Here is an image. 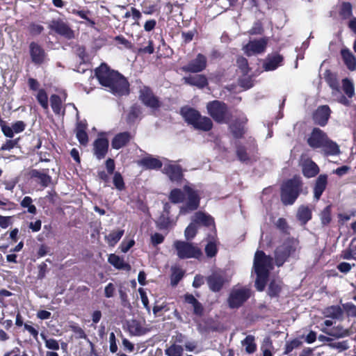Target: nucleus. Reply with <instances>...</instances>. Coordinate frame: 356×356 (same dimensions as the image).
Instances as JSON below:
<instances>
[{"instance_id":"1","label":"nucleus","mask_w":356,"mask_h":356,"mask_svg":"<svg viewBox=\"0 0 356 356\" xmlns=\"http://www.w3.org/2000/svg\"><path fill=\"white\" fill-rule=\"evenodd\" d=\"M162 171L173 183L179 184L183 181L185 182L183 191L179 188H174L171 190L168 195V199L172 203H184L180 207L179 215H186L197 209L200 202V192L184 179L181 168L176 163L168 161L164 163Z\"/></svg>"},{"instance_id":"2","label":"nucleus","mask_w":356,"mask_h":356,"mask_svg":"<svg viewBox=\"0 0 356 356\" xmlns=\"http://www.w3.org/2000/svg\"><path fill=\"white\" fill-rule=\"evenodd\" d=\"M95 75L99 83L115 95H124L129 92L127 79L118 72L111 70L103 63L95 70Z\"/></svg>"},{"instance_id":"3","label":"nucleus","mask_w":356,"mask_h":356,"mask_svg":"<svg viewBox=\"0 0 356 356\" xmlns=\"http://www.w3.org/2000/svg\"><path fill=\"white\" fill-rule=\"evenodd\" d=\"M253 268L257 274L256 288L262 291L266 286L269 272L273 268V259L258 250L254 255Z\"/></svg>"},{"instance_id":"4","label":"nucleus","mask_w":356,"mask_h":356,"mask_svg":"<svg viewBox=\"0 0 356 356\" xmlns=\"http://www.w3.org/2000/svg\"><path fill=\"white\" fill-rule=\"evenodd\" d=\"M181 114L185 121L191 124L195 129L207 131L212 128V121L210 118L202 116L200 113L190 107H184L181 110Z\"/></svg>"},{"instance_id":"5","label":"nucleus","mask_w":356,"mask_h":356,"mask_svg":"<svg viewBox=\"0 0 356 356\" xmlns=\"http://www.w3.org/2000/svg\"><path fill=\"white\" fill-rule=\"evenodd\" d=\"M300 177H295L286 181L282 186L281 200L284 204L291 205L294 203L301 191Z\"/></svg>"},{"instance_id":"6","label":"nucleus","mask_w":356,"mask_h":356,"mask_svg":"<svg viewBox=\"0 0 356 356\" xmlns=\"http://www.w3.org/2000/svg\"><path fill=\"white\" fill-rule=\"evenodd\" d=\"M298 245L296 240L289 239L280 245L275 252L277 266H282L289 257L293 255L297 250Z\"/></svg>"},{"instance_id":"7","label":"nucleus","mask_w":356,"mask_h":356,"mask_svg":"<svg viewBox=\"0 0 356 356\" xmlns=\"http://www.w3.org/2000/svg\"><path fill=\"white\" fill-rule=\"evenodd\" d=\"M173 247L177 251V255L180 259H197L202 255V252L197 247L185 241H175Z\"/></svg>"},{"instance_id":"8","label":"nucleus","mask_w":356,"mask_h":356,"mask_svg":"<svg viewBox=\"0 0 356 356\" xmlns=\"http://www.w3.org/2000/svg\"><path fill=\"white\" fill-rule=\"evenodd\" d=\"M251 296L250 289L247 287H234L229 293L227 302L232 309L240 307Z\"/></svg>"},{"instance_id":"9","label":"nucleus","mask_w":356,"mask_h":356,"mask_svg":"<svg viewBox=\"0 0 356 356\" xmlns=\"http://www.w3.org/2000/svg\"><path fill=\"white\" fill-rule=\"evenodd\" d=\"M208 113L212 118L220 123L225 122L227 108L225 103L220 101H213L207 104Z\"/></svg>"},{"instance_id":"10","label":"nucleus","mask_w":356,"mask_h":356,"mask_svg":"<svg viewBox=\"0 0 356 356\" xmlns=\"http://www.w3.org/2000/svg\"><path fill=\"white\" fill-rule=\"evenodd\" d=\"M268 40V38H266L250 40L243 47V49L248 56L262 54L266 50Z\"/></svg>"},{"instance_id":"11","label":"nucleus","mask_w":356,"mask_h":356,"mask_svg":"<svg viewBox=\"0 0 356 356\" xmlns=\"http://www.w3.org/2000/svg\"><path fill=\"white\" fill-rule=\"evenodd\" d=\"M207 63L206 56L202 54H198L195 58L182 67L181 70L186 72L198 73L206 68Z\"/></svg>"},{"instance_id":"12","label":"nucleus","mask_w":356,"mask_h":356,"mask_svg":"<svg viewBox=\"0 0 356 356\" xmlns=\"http://www.w3.org/2000/svg\"><path fill=\"white\" fill-rule=\"evenodd\" d=\"M327 135L321 129L314 128L307 138V143L313 149H321Z\"/></svg>"},{"instance_id":"13","label":"nucleus","mask_w":356,"mask_h":356,"mask_svg":"<svg viewBox=\"0 0 356 356\" xmlns=\"http://www.w3.org/2000/svg\"><path fill=\"white\" fill-rule=\"evenodd\" d=\"M140 99L145 106L149 108H157L160 106L159 101L147 86H143L140 88Z\"/></svg>"},{"instance_id":"14","label":"nucleus","mask_w":356,"mask_h":356,"mask_svg":"<svg viewBox=\"0 0 356 356\" xmlns=\"http://www.w3.org/2000/svg\"><path fill=\"white\" fill-rule=\"evenodd\" d=\"M225 282V276L222 271H216L207 277L209 287L214 292L219 291Z\"/></svg>"},{"instance_id":"15","label":"nucleus","mask_w":356,"mask_h":356,"mask_svg":"<svg viewBox=\"0 0 356 356\" xmlns=\"http://www.w3.org/2000/svg\"><path fill=\"white\" fill-rule=\"evenodd\" d=\"M31 60L36 65L43 63L46 59L44 50L37 43L33 42L29 45Z\"/></svg>"},{"instance_id":"16","label":"nucleus","mask_w":356,"mask_h":356,"mask_svg":"<svg viewBox=\"0 0 356 356\" xmlns=\"http://www.w3.org/2000/svg\"><path fill=\"white\" fill-rule=\"evenodd\" d=\"M330 108L327 105L319 106L314 113V120L315 123L320 126H325L330 115Z\"/></svg>"},{"instance_id":"17","label":"nucleus","mask_w":356,"mask_h":356,"mask_svg":"<svg viewBox=\"0 0 356 356\" xmlns=\"http://www.w3.org/2000/svg\"><path fill=\"white\" fill-rule=\"evenodd\" d=\"M51 28L57 33L67 39H71L74 38V32L71 30L69 26L63 21H53L51 24Z\"/></svg>"},{"instance_id":"18","label":"nucleus","mask_w":356,"mask_h":356,"mask_svg":"<svg viewBox=\"0 0 356 356\" xmlns=\"http://www.w3.org/2000/svg\"><path fill=\"white\" fill-rule=\"evenodd\" d=\"M108 149V141L104 138H99L93 143L94 154L98 159L106 156Z\"/></svg>"},{"instance_id":"19","label":"nucleus","mask_w":356,"mask_h":356,"mask_svg":"<svg viewBox=\"0 0 356 356\" xmlns=\"http://www.w3.org/2000/svg\"><path fill=\"white\" fill-rule=\"evenodd\" d=\"M321 331L328 336L332 337L335 339H341L349 337L351 334V331L349 329L344 328L342 325H338L331 329L322 327Z\"/></svg>"},{"instance_id":"20","label":"nucleus","mask_w":356,"mask_h":356,"mask_svg":"<svg viewBox=\"0 0 356 356\" xmlns=\"http://www.w3.org/2000/svg\"><path fill=\"white\" fill-rule=\"evenodd\" d=\"M183 80L185 83L190 86H196L199 88H203L208 84L207 77L203 74L190 75L184 76Z\"/></svg>"},{"instance_id":"21","label":"nucleus","mask_w":356,"mask_h":356,"mask_svg":"<svg viewBox=\"0 0 356 356\" xmlns=\"http://www.w3.org/2000/svg\"><path fill=\"white\" fill-rule=\"evenodd\" d=\"M127 326L129 334L133 336L144 335L149 331L144 324L136 320L128 322Z\"/></svg>"},{"instance_id":"22","label":"nucleus","mask_w":356,"mask_h":356,"mask_svg":"<svg viewBox=\"0 0 356 356\" xmlns=\"http://www.w3.org/2000/svg\"><path fill=\"white\" fill-rule=\"evenodd\" d=\"M321 150L325 155L336 156L340 154V148L337 143L327 137L321 147Z\"/></svg>"},{"instance_id":"23","label":"nucleus","mask_w":356,"mask_h":356,"mask_svg":"<svg viewBox=\"0 0 356 356\" xmlns=\"http://www.w3.org/2000/svg\"><path fill=\"white\" fill-rule=\"evenodd\" d=\"M302 167L304 175L308 178L316 176L319 172L318 165L309 159L303 161Z\"/></svg>"},{"instance_id":"24","label":"nucleus","mask_w":356,"mask_h":356,"mask_svg":"<svg viewBox=\"0 0 356 356\" xmlns=\"http://www.w3.org/2000/svg\"><path fill=\"white\" fill-rule=\"evenodd\" d=\"M323 314L325 318L339 320L343 317V311L340 306L332 305L325 308Z\"/></svg>"},{"instance_id":"25","label":"nucleus","mask_w":356,"mask_h":356,"mask_svg":"<svg viewBox=\"0 0 356 356\" xmlns=\"http://www.w3.org/2000/svg\"><path fill=\"white\" fill-rule=\"evenodd\" d=\"M341 54L343 60L350 71H354L356 69V58L353 54L348 49H342Z\"/></svg>"},{"instance_id":"26","label":"nucleus","mask_w":356,"mask_h":356,"mask_svg":"<svg viewBox=\"0 0 356 356\" xmlns=\"http://www.w3.org/2000/svg\"><path fill=\"white\" fill-rule=\"evenodd\" d=\"M131 139V135L128 132L117 134L113 139L111 145L113 149H119L126 145Z\"/></svg>"},{"instance_id":"27","label":"nucleus","mask_w":356,"mask_h":356,"mask_svg":"<svg viewBox=\"0 0 356 356\" xmlns=\"http://www.w3.org/2000/svg\"><path fill=\"white\" fill-rule=\"evenodd\" d=\"M282 57L280 55L275 54L273 56H269L264 64V67L266 71H272L275 70L278 66L281 65L282 62Z\"/></svg>"},{"instance_id":"28","label":"nucleus","mask_w":356,"mask_h":356,"mask_svg":"<svg viewBox=\"0 0 356 356\" xmlns=\"http://www.w3.org/2000/svg\"><path fill=\"white\" fill-rule=\"evenodd\" d=\"M184 299L186 302L193 307V313L195 315L201 316L203 314L204 308L202 305L192 294H186Z\"/></svg>"},{"instance_id":"29","label":"nucleus","mask_w":356,"mask_h":356,"mask_svg":"<svg viewBox=\"0 0 356 356\" xmlns=\"http://www.w3.org/2000/svg\"><path fill=\"white\" fill-rule=\"evenodd\" d=\"M108 262L115 268L121 270H129L131 266L124 259L115 254H111L108 259Z\"/></svg>"},{"instance_id":"30","label":"nucleus","mask_w":356,"mask_h":356,"mask_svg":"<svg viewBox=\"0 0 356 356\" xmlns=\"http://www.w3.org/2000/svg\"><path fill=\"white\" fill-rule=\"evenodd\" d=\"M327 185V176L321 175L316 179L314 186V197L318 200L325 189Z\"/></svg>"},{"instance_id":"31","label":"nucleus","mask_w":356,"mask_h":356,"mask_svg":"<svg viewBox=\"0 0 356 356\" xmlns=\"http://www.w3.org/2000/svg\"><path fill=\"white\" fill-rule=\"evenodd\" d=\"M140 164L147 169H159L162 166V162L156 158L147 156L140 161Z\"/></svg>"},{"instance_id":"32","label":"nucleus","mask_w":356,"mask_h":356,"mask_svg":"<svg viewBox=\"0 0 356 356\" xmlns=\"http://www.w3.org/2000/svg\"><path fill=\"white\" fill-rule=\"evenodd\" d=\"M297 218L301 224H306L312 218V210L307 206H300L297 211Z\"/></svg>"},{"instance_id":"33","label":"nucleus","mask_w":356,"mask_h":356,"mask_svg":"<svg viewBox=\"0 0 356 356\" xmlns=\"http://www.w3.org/2000/svg\"><path fill=\"white\" fill-rule=\"evenodd\" d=\"M325 79L328 86L332 89V95L333 96H336L338 93H340L339 83L335 74L329 72Z\"/></svg>"},{"instance_id":"34","label":"nucleus","mask_w":356,"mask_h":356,"mask_svg":"<svg viewBox=\"0 0 356 356\" xmlns=\"http://www.w3.org/2000/svg\"><path fill=\"white\" fill-rule=\"evenodd\" d=\"M31 177L36 178L39 183L44 187H47L51 182V178L47 172L33 170L31 171Z\"/></svg>"},{"instance_id":"35","label":"nucleus","mask_w":356,"mask_h":356,"mask_svg":"<svg viewBox=\"0 0 356 356\" xmlns=\"http://www.w3.org/2000/svg\"><path fill=\"white\" fill-rule=\"evenodd\" d=\"M195 223L202 224L205 226H211L213 225V218L203 212H197L193 217Z\"/></svg>"},{"instance_id":"36","label":"nucleus","mask_w":356,"mask_h":356,"mask_svg":"<svg viewBox=\"0 0 356 356\" xmlns=\"http://www.w3.org/2000/svg\"><path fill=\"white\" fill-rule=\"evenodd\" d=\"M241 344L245 347V352L248 354L254 353L257 350L255 338L252 335H248L242 341Z\"/></svg>"},{"instance_id":"37","label":"nucleus","mask_w":356,"mask_h":356,"mask_svg":"<svg viewBox=\"0 0 356 356\" xmlns=\"http://www.w3.org/2000/svg\"><path fill=\"white\" fill-rule=\"evenodd\" d=\"M341 84L342 90L346 95L350 99L353 98L355 95V86L352 80L344 78L341 81Z\"/></svg>"},{"instance_id":"38","label":"nucleus","mask_w":356,"mask_h":356,"mask_svg":"<svg viewBox=\"0 0 356 356\" xmlns=\"http://www.w3.org/2000/svg\"><path fill=\"white\" fill-rule=\"evenodd\" d=\"M341 257L343 259H353L356 261V243L355 239L352 240L349 247L341 252Z\"/></svg>"},{"instance_id":"39","label":"nucleus","mask_w":356,"mask_h":356,"mask_svg":"<svg viewBox=\"0 0 356 356\" xmlns=\"http://www.w3.org/2000/svg\"><path fill=\"white\" fill-rule=\"evenodd\" d=\"M124 234V230L119 229L111 232L109 234L105 236L108 244L111 246H114L122 238Z\"/></svg>"},{"instance_id":"40","label":"nucleus","mask_w":356,"mask_h":356,"mask_svg":"<svg viewBox=\"0 0 356 356\" xmlns=\"http://www.w3.org/2000/svg\"><path fill=\"white\" fill-rule=\"evenodd\" d=\"M246 120L243 118L241 122H234L230 125V130L235 138H241L244 134L243 124Z\"/></svg>"},{"instance_id":"41","label":"nucleus","mask_w":356,"mask_h":356,"mask_svg":"<svg viewBox=\"0 0 356 356\" xmlns=\"http://www.w3.org/2000/svg\"><path fill=\"white\" fill-rule=\"evenodd\" d=\"M184 348L181 346L176 343L172 344L165 350V354L167 356H182Z\"/></svg>"},{"instance_id":"42","label":"nucleus","mask_w":356,"mask_h":356,"mask_svg":"<svg viewBox=\"0 0 356 356\" xmlns=\"http://www.w3.org/2000/svg\"><path fill=\"white\" fill-rule=\"evenodd\" d=\"M35 97L40 104V106L44 109L48 110L49 104H48V96L46 91L44 89L38 90L37 94L35 95Z\"/></svg>"},{"instance_id":"43","label":"nucleus","mask_w":356,"mask_h":356,"mask_svg":"<svg viewBox=\"0 0 356 356\" xmlns=\"http://www.w3.org/2000/svg\"><path fill=\"white\" fill-rule=\"evenodd\" d=\"M51 106L54 112L60 115L62 112V102L60 97L57 95H52L50 97Z\"/></svg>"},{"instance_id":"44","label":"nucleus","mask_w":356,"mask_h":356,"mask_svg":"<svg viewBox=\"0 0 356 356\" xmlns=\"http://www.w3.org/2000/svg\"><path fill=\"white\" fill-rule=\"evenodd\" d=\"M40 336L44 340L47 348L53 350H58L59 349V343L56 339H47L44 334H41Z\"/></svg>"},{"instance_id":"45","label":"nucleus","mask_w":356,"mask_h":356,"mask_svg":"<svg viewBox=\"0 0 356 356\" xmlns=\"http://www.w3.org/2000/svg\"><path fill=\"white\" fill-rule=\"evenodd\" d=\"M184 276V272L181 269L178 268H172V273L171 275V284L176 286L178 282L181 280Z\"/></svg>"},{"instance_id":"46","label":"nucleus","mask_w":356,"mask_h":356,"mask_svg":"<svg viewBox=\"0 0 356 356\" xmlns=\"http://www.w3.org/2000/svg\"><path fill=\"white\" fill-rule=\"evenodd\" d=\"M31 197L26 196L21 202V206L24 208H28V212L35 214L36 213V207L32 204Z\"/></svg>"},{"instance_id":"47","label":"nucleus","mask_w":356,"mask_h":356,"mask_svg":"<svg viewBox=\"0 0 356 356\" xmlns=\"http://www.w3.org/2000/svg\"><path fill=\"white\" fill-rule=\"evenodd\" d=\"M320 218L322 224L327 225L331 221V207L327 206L321 213Z\"/></svg>"},{"instance_id":"48","label":"nucleus","mask_w":356,"mask_h":356,"mask_svg":"<svg viewBox=\"0 0 356 356\" xmlns=\"http://www.w3.org/2000/svg\"><path fill=\"white\" fill-rule=\"evenodd\" d=\"M281 289V284L280 281L273 280L268 287V294L270 296H275L278 294Z\"/></svg>"},{"instance_id":"49","label":"nucleus","mask_w":356,"mask_h":356,"mask_svg":"<svg viewBox=\"0 0 356 356\" xmlns=\"http://www.w3.org/2000/svg\"><path fill=\"white\" fill-rule=\"evenodd\" d=\"M197 232V227L195 223H191L185 229L184 235L187 240L193 238Z\"/></svg>"},{"instance_id":"50","label":"nucleus","mask_w":356,"mask_h":356,"mask_svg":"<svg viewBox=\"0 0 356 356\" xmlns=\"http://www.w3.org/2000/svg\"><path fill=\"white\" fill-rule=\"evenodd\" d=\"M340 15L343 18H348L352 15V5L350 3H343L340 8Z\"/></svg>"},{"instance_id":"51","label":"nucleus","mask_w":356,"mask_h":356,"mask_svg":"<svg viewBox=\"0 0 356 356\" xmlns=\"http://www.w3.org/2000/svg\"><path fill=\"white\" fill-rule=\"evenodd\" d=\"M331 348L339 350L340 352L349 348L348 341L331 343L329 344Z\"/></svg>"},{"instance_id":"52","label":"nucleus","mask_w":356,"mask_h":356,"mask_svg":"<svg viewBox=\"0 0 356 356\" xmlns=\"http://www.w3.org/2000/svg\"><path fill=\"white\" fill-rule=\"evenodd\" d=\"M113 184L119 191H122L124 187V183L122 175L119 172H115L113 177Z\"/></svg>"},{"instance_id":"53","label":"nucleus","mask_w":356,"mask_h":356,"mask_svg":"<svg viewBox=\"0 0 356 356\" xmlns=\"http://www.w3.org/2000/svg\"><path fill=\"white\" fill-rule=\"evenodd\" d=\"M301 342L298 339H294L290 342L286 343L285 347V353L288 354L291 353L293 349L298 348Z\"/></svg>"},{"instance_id":"54","label":"nucleus","mask_w":356,"mask_h":356,"mask_svg":"<svg viewBox=\"0 0 356 356\" xmlns=\"http://www.w3.org/2000/svg\"><path fill=\"white\" fill-rule=\"evenodd\" d=\"M76 135L78 140L82 145H86L88 141V134L86 131L81 130L76 131Z\"/></svg>"},{"instance_id":"55","label":"nucleus","mask_w":356,"mask_h":356,"mask_svg":"<svg viewBox=\"0 0 356 356\" xmlns=\"http://www.w3.org/2000/svg\"><path fill=\"white\" fill-rule=\"evenodd\" d=\"M205 252L208 257H213L217 252L216 244L213 242L209 243L205 248Z\"/></svg>"},{"instance_id":"56","label":"nucleus","mask_w":356,"mask_h":356,"mask_svg":"<svg viewBox=\"0 0 356 356\" xmlns=\"http://www.w3.org/2000/svg\"><path fill=\"white\" fill-rule=\"evenodd\" d=\"M19 139L7 140L6 142L1 147V150H10L15 147L18 143Z\"/></svg>"},{"instance_id":"57","label":"nucleus","mask_w":356,"mask_h":356,"mask_svg":"<svg viewBox=\"0 0 356 356\" xmlns=\"http://www.w3.org/2000/svg\"><path fill=\"white\" fill-rule=\"evenodd\" d=\"M0 126L1 127L2 132L6 137L13 138L14 136L15 132L12 126L9 127L6 125L4 121L1 124H0Z\"/></svg>"},{"instance_id":"58","label":"nucleus","mask_w":356,"mask_h":356,"mask_svg":"<svg viewBox=\"0 0 356 356\" xmlns=\"http://www.w3.org/2000/svg\"><path fill=\"white\" fill-rule=\"evenodd\" d=\"M15 134L22 132L26 127V124L23 121H17L12 124Z\"/></svg>"},{"instance_id":"59","label":"nucleus","mask_w":356,"mask_h":356,"mask_svg":"<svg viewBox=\"0 0 356 356\" xmlns=\"http://www.w3.org/2000/svg\"><path fill=\"white\" fill-rule=\"evenodd\" d=\"M266 349H274L273 341L270 337H266L261 344V350Z\"/></svg>"},{"instance_id":"60","label":"nucleus","mask_w":356,"mask_h":356,"mask_svg":"<svg viewBox=\"0 0 356 356\" xmlns=\"http://www.w3.org/2000/svg\"><path fill=\"white\" fill-rule=\"evenodd\" d=\"M138 292L140 293L143 305L147 309V311L149 312L150 309H149V300H148V298L147 296L146 293L141 288L138 289Z\"/></svg>"},{"instance_id":"61","label":"nucleus","mask_w":356,"mask_h":356,"mask_svg":"<svg viewBox=\"0 0 356 356\" xmlns=\"http://www.w3.org/2000/svg\"><path fill=\"white\" fill-rule=\"evenodd\" d=\"M335 97H337L336 100L337 102L341 104L342 105L346 106H349L350 105V101L348 99L349 98L342 95L341 92L340 93H338Z\"/></svg>"},{"instance_id":"62","label":"nucleus","mask_w":356,"mask_h":356,"mask_svg":"<svg viewBox=\"0 0 356 356\" xmlns=\"http://www.w3.org/2000/svg\"><path fill=\"white\" fill-rule=\"evenodd\" d=\"M335 97H337L336 100L337 102L341 104L342 105L346 106H349L350 105V101L348 99L349 98L342 95L341 92L340 93H338Z\"/></svg>"},{"instance_id":"63","label":"nucleus","mask_w":356,"mask_h":356,"mask_svg":"<svg viewBox=\"0 0 356 356\" xmlns=\"http://www.w3.org/2000/svg\"><path fill=\"white\" fill-rule=\"evenodd\" d=\"M3 356H29L26 352L21 353V350L19 348L15 347L11 350L5 353Z\"/></svg>"},{"instance_id":"64","label":"nucleus","mask_w":356,"mask_h":356,"mask_svg":"<svg viewBox=\"0 0 356 356\" xmlns=\"http://www.w3.org/2000/svg\"><path fill=\"white\" fill-rule=\"evenodd\" d=\"M352 268V265L347 262H341L337 266V269L343 273H348Z\"/></svg>"}]
</instances>
